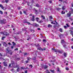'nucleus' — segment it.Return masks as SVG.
Returning <instances> with one entry per match:
<instances>
[{
  "mask_svg": "<svg viewBox=\"0 0 73 73\" xmlns=\"http://www.w3.org/2000/svg\"><path fill=\"white\" fill-rule=\"evenodd\" d=\"M61 43L62 44V45H63L64 47H66V44L64 45L63 44H64L65 43V42L64 41V39H62L61 40Z\"/></svg>",
  "mask_w": 73,
  "mask_h": 73,
  "instance_id": "f257e3e1",
  "label": "nucleus"
},
{
  "mask_svg": "<svg viewBox=\"0 0 73 73\" xmlns=\"http://www.w3.org/2000/svg\"><path fill=\"white\" fill-rule=\"evenodd\" d=\"M6 50H7V51H8V53H9L10 55H12V53H13V52H12V51L11 50H8V48H6Z\"/></svg>",
  "mask_w": 73,
  "mask_h": 73,
  "instance_id": "f03ea898",
  "label": "nucleus"
},
{
  "mask_svg": "<svg viewBox=\"0 0 73 73\" xmlns=\"http://www.w3.org/2000/svg\"><path fill=\"white\" fill-rule=\"evenodd\" d=\"M0 22H1L2 24H5L6 23V19H3V20H0Z\"/></svg>",
  "mask_w": 73,
  "mask_h": 73,
  "instance_id": "7ed1b4c3",
  "label": "nucleus"
},
{
  "mask_svg": "<svg viewBox=\"0 0 73 73\" xmlns=\"http://www.w3.org/2000/svg\"><path fill=\"white\" fill-rule=\"evenodd\" d=\"M1 33L3 34V36H7V35H9V33L6 31H4V32H2Z\"/></svg>",
  "mask_w": 73,
  "mask_h": 73,
  "instance_id": "20e7f679",
  "label": "nucleus"
},
{
  "mask_svg": "<svg viewBox=\"0 0 73 73\" xmlns=\"http://www.w3.org/2000/svg\"><path fill=\"white\" fill-rule=\"evenodd\" d=\"M0 7L1 8V9H3V10H6V8L4 7L2 4H0Z\"/></svg>",
  "mask_w": 73,
  "mask_h": 73,
  "instance_id": "39448f33",
  "label": "nucleus"
},
{
  "mask_svg": "<svg viewBox=\"0 0 73 73\" xmlns=\"http://www.w3.org/2000/svg\"><path fill=\"white\" fill-rule=\"evenodd\" d=\"M52 50H53V51H54L55 52H58V51L59 50H58V49H55L54 48H52Z\"/></svg>",
  "mask_w": 73,
  "mask_h": 73,
  "instance_id": "423d86ee",
  "label": "nucleus"
},
{
  "mask_svg": "<svg viewBox=\"0 0 73 73\" xmlns=\"http://www.w3.org/2000/svg\"><path fill=\"white\" fill-rule=\"evenodd\" d=\"M3 64L4 65V66H7L8 65H7V62H3Z\"/></svg>",
  "mask_w": 73,
  "mask_h": 73,
  "instance_id": "0eeeda50",
  "label": "nucleus"
},
{
  "mask_svg": "<svg viewBox=\"0 0 73 73\" xmlns=\"http://www.w3.org/2000/svg\"><path fill=\"white\" fill-rule=\"evenodd\" d=\"M31 21H35V16H32V18L31 19Z\"/></svg>",
  "mask_w": 73,
  "mask_h": 73,
  "instance_id": "6e6552de",
  "label": "nucleus"
},
{
  "mask_svg": "<svg viewBox=\"0 0 73 73\" xmlns=\"http://www.w3.org/2000/svg\"><path fill=\"white\" fill-rule=\"evenodd\" d=\"M63 35H64L62 34L59 35V36L60 37V39H61V38H64V36H63Z\"/></svg>",
  "mask_w": 73,
  "mask_h": 73,
  "instance_id": "1a4fd4ad",
  "label": "nucleus"
},
{
  "mask_svg": "<svg viewBox=\"0 0 73 73\" xmlns=\"http://www.w3.org/2000/svg\"><path fill=\"white\" fill-rule=\"evenodd\" d=\"M70 11H69V13H71V14L73 13V9L71 8L70 9Z\"/></svg>",
  "mask_w": 73,
  "mask_h": 73,
  "instance_id": "9d476101",
  "label": "nucleus"
},
{
  "mask_svg": "<svg viewBox=\"0 0 73 73\" xmlns=\"http://www.w3.org/2000/svg\"><path fill=\"white\" fill-rule=\"evenodd\" d=\"M3 45L4 46H5V47H7V44H6V43L5 42H3Z\"/></svg>",
  "mask_w": 73,
  "mask_h": 73,
  "instance_id": "9b49d317",
  "label": "nucleus"
},
{
  "mask_svg": "<svg viewBox=\"0 0 73 73\" xmlns=\"http://www.w3.org/2000/svg\"><path fill=\"white\" fill-rule=\"evenodd\" d=\"M71 14H72L71 13H70L69 14V13H68L67 14V17H70V16H71Z\"/></svg>",
  "mask_w": 73,
  "mask_h": 73,
  "instance_id": "f8f14e48",
  "label": "nucleus"
},
{
  "mask_svg": "<svg viewBox=\"0 0 73 73\" xmlns=\"http://www.w3.org/2000/svg\"><path fill=\"white\" fill-rule=\"evenodd\" d=\"M34 10L35 11V13L36 15V14H37V10H36V9L35 8H34Z\"/></svg>",
  "mask_w": 73,
  "mask_h": 73,
  "instance_id": "ddd939ff",
  "label": "nucleus"
},
{
  "mask_svg": "<svg viewBox=\"0 0 73 73\" xmlns=\"http://www.w3.org/2000/svg\"><path fill=\"white\" fill-rule=\"evenodd\" d=\"M33 25L34 26H35V27H38V25L36 23H34Z\"/></svg>",
  "mask_w": 73,
  "mask_h": 73,
  "instance_id": "4468645a",
  "label": "nucleus"
},
{
  "mask_svg": "<svg viewBox=\"0 0 73 73\" xmlns=\"http://www.w3.org/2000/svg\"><path fill=\"white\" fill-rule=\"evenodd\" d=\"M41 17L42 18V19L43 20H45V17H44V15H41Z\"/></svg>",
  "mask_w": 73,
  "mask_h": 73,
  "instance_id": "2eb2a0df",
  "label": "nucleus"
},
{
  "mask_svg": "<svg viewBox=\"0 0 73 73\" xmlns=\"http://www.w3.org/2000/svg\"><path fill=\"white\" fill-rule=\"evenodd\" d=\"M37 49L38 50H41L42 51H43V49H42V48H41V47H38L37 48Z\"/></svg>",
  "mask_w": 73,
  "mask_h": 73,
  "instance_id": "dca6fc26",
  "label": "nucleus"
},
{
  "mask_svg": "<svg viewBox=\"0 0 73 73\" xmlns=\"http://www.w3.org/2000/svg\"><path fill=\"white\" fill-rule=\"evenodd\" d=\"M36 21H37V22H38V20H39V18L38 17H36Z\"/></svg>",
  "mask_w": 73,
  "mask_h": 73,
  "instance_id": "f3484780",
  "label": "nucleus"
},
{
  "mask_svg": "<svg viewBox=\"0 0 73 73\" xmlns=\"http://www.w3.org/2000/svg\"><path fill=\"white\" fill-rule=\"evenodd\" d=\"M48 28H50V27H52V26L50 24H48Z\"/></svg>",
  "mask_w": 73,
  "mask_h": 73,
  "instance_id": "a211bd4d",
  "label": "nucleus"
},
{
  "mask_svg": "<svg viewBox=\"0 0 73 73\" xmlns=\"http://www.w3.org/2000/svg\"><path fill=\"white\" fill-rule=\"evenodd\" d=\"M32 38V37L30 36H29L28 38L27 39V40H29L30 39H31Z\"/></svg>",
  "mask_w": 73,
  "mask_h": 73,
  "instance_id": "6ab92c4d",
  "label": "nucleus"
},
{
  "mask_svg": "<svg viewBox=\"0 0 73 73\" xmlns=\"http://www.w3.org/2000/svg\"><path fill=\"white\" fill-rule=\"evenodd\" d=\"M24 23H27V24H28V25H31V23H30L29 22H27V21L25 22L24 21Z\"/></svg>",
  "mask_w": 73,
  "mask_h": 73,
  "instance_id": "aec40b11",
  "label": "nucleus"
},
{
  "mask_svg": "<svg viewBox=\"0 0 73 73\" xmlns=\"http://www.w3.org/2000/svg\"><path fill=\"white\" fill-rule=\"evenodd\" d=\"M70 33L72 35V37H73V31H71Z\"/></svg>",
  "mask_w": 73,
  "mask_h": 73,
  "instance_id": "412c9836",
  "label": "nucleus"
},
{
  "mask_svg": "<svg viewBox=\"0 0 73 73\" xmlns=\"http://www.w3.org/2000/svg\"><path fill=\"white\" fill-rule=\"evenodd\" d=\"M59 31L60 32H62L63 31H62V29L61 28H60L59 29Z\"/></svg>",
  "mask_w": 73,
  "mask_h": 73,
  "instance_id": "4be33fe9",
  "label": "nucleus"
},
{
  "mask_svg": "<svg viewBox=\"0 0 73 73\" xmlns=\"http://www.w3.org/2000/svg\"><path fill=\"white\" fill-rule=\"evenodd\" d=\"M66 25L67 27H70V25L69 24L67 23L66 24Z\"/></svg>",
  "mask_w": 73,
  "mask_h": 73,
  "instance_id": "5701e85b",
  "label": "nucleus"
},
{
  "mask_svg": "<svg viewBox=\"0 0 73 73\" xmlns=\"http://www.w3.org/2000/svg\"><path fill=\"white\" fill-rule=\"evenodd\" d=\"M29 67L30 68H32V67H33V66H32V64H31L29 65Z\"/></svg>",
  "mask_w": 73,
  "mask_h": 73,
  "instance_id": "b1692460",
  "label": "nucleus"
},
{
  "mask_svg": "<svg viewBox=\"0 0 73 73\" xmlns=\"http://www.w3.org/2000/svg\"><path fill=\"white\" fill-rule=\"evenodd\" d=\"M5 38V36H3L2 37L1 40H4V38Z\"/></svg>",
  "mask_w": 73,
  "mask_h": 73,
  "instance_id": "393cba45",
  "label": "nucleus"
},
{
  "mask_svg": "<svg viewBox=\"0 0 73 73\" xmlns=\"http://www.w3.org/2000/svg\"><path fill=\"white\" fill-rule=\"evenodd\" d=\"M36 47H39L40 46V45L38 44H36Z\"/></svg>",
  "mask_w": 73,
  "mask_h": 73,
  "instance_id": "a878e982",
  "label": "nucleus"
},
{
  "mask_svg": "<svg viewBox=\"0 0 73 73\" xmlns=\"http://www.w3.org/2000/svg\"><path fill=\"white\" fill-rule=\"evenodd\" d=\"M35 6L37 7H40V5L38 4H36Z\"/></svg>",
  "mask_w": 73,
  "mask_h": 73,
  "instance_id": "bb28decb",
  "label": "nucleus"
},
{
  "mask_svg": "<svg viewBox=\"0 0 73 73\" xmlns=\"http://www.w3.org/2000/svg\"><path fill=\"white\" fill-rule=\"evenodd\" d=\"M5 2L6 3H8L9 2V0H5Z\"/></svg>",
  "mask_w": 73,
  "mask_h": 73,
  "instance_id": "cd10ccee",
  "label": "nucleus"
},
{
  "mask_svg": "<svg viewBox=\"0 0 73 73\" xmlns=\"http://www.w3.org/2000/svg\"><path fill=\"white\" fill-rule=\"evenodd\" d=\"M50 71L52 72V73H54V70H50Z\"/></svg>",
  "mask_w": 73,
  "mask_h": 73,
  "instance_id": "c85d7f7f",
  "label": "nucleus"
},
{
  "mask_svg": "<svg viewBox=\"0 0 73 73\" xmlns=\"http://www.w3.org/2000/svg\"><path fill=\"white\" fill-rule=\"evenodd\" d=\"M69 19L71 20V21H73V18H72L70 17V18Z\"/></svg>",
  "mask_w": 73,
  "mask_h": 73,
  "instance_id": "c756f323",
  "label": "nucleus"
},
{
  "mask_svg": "<svg viewBox=\"0 0 73 73\" xmlns=\"http://www.w3.org/2000/svg\"><path fill=\"white\" fill-rule=\"evenodd\" d=\"M46 72H47L46 73H50V72L48 70H46Z\"/></svg>",
  "mask_w": 73,
  "mask_h": 73,
  "instance_id": "7c9ffc66",
  "label": "nucleus"
},
{
  "mask_svg": "<svg viewBox=\"0 0 73 73\" xmlns=\"http://www.w3.org/2000/svg\"><path fill=\"white\" fill-rule=\"evenodd\" d=\"M48 66H44V68L45 69H47V68H48Z\"/></svg>",
  "mask_w": 73,
  "mask_h": 73,
  "instance_id": "2f4dec72",
  "label": "nucleus"
},
{
  "mask_svg": "<svg viewBox=\"0 0 73 73\" xmlns=\"http://www.w3.org/2000/svg\"><path fill=\"white\" fill-rule=\"evenodd\" d=\"M50 62H56V60H54V61H52V60H50Z\"/></svg>",
  "mask_w": 73,
  "mask_h": 73,
  "instance_id": "473e14b6",
  "label": "nucleus"
},
{
  "mask_svg": "<svg viewBox=\"0 0 73 73\" xmlns=\"http://www.w3.org/2000/svg\"><path fill=\"white\" fill-rule=\"evenodd\" d=\"M3 11H2L1 10L0 11V14H1V15H3Z\"/></svg>",
  "mask_w": 73,
  "mask_h": 73,
  "instance_id": "72a5a7b5",
  "label": "nucleus"
},
{
  "mask_svg": "<svg viewBox=\"0 0 73 73\" xmlns=\"http://www.w3.org/2000/svg\"><path fill=\"white\" fill-rule=\"evenodd\" d=\"M19 66V65L17 64L16 66H15V67H14V68H18Z\"/></svg>",
  "mask_w": 73,
  "mask_h": 73,
  "instance_id": "f704fd0d",
  "label": "nucleus"
},
{
  "mask_svg": "<svg viewBox=\"0 0 73 73\" xmlns=\"http://www.w3.org/2000/svg\"><path fill=\"white\" fill-rule=\"evenodd\" d=\"M31 32H32V33H34V30H31Z\"/></svg>",
  "mask_w": 73,
  "mask_h": 73,
  "instance_id": "c9c22d12",
  "label": "nucleus"
},
{
  "mask_svg": "<svg viewBox=\"0 0 73 73\" xmlns=\"http://www.w3.org/2000/svg\"><path fill=\"white\" fill-rule=\"evenodd\" d=\"M57 72H60V69H59V68H57Z\"/></svg>",
  "mask_w": 73,
  "mask_h": 73,
  "instance_id": "e433bc0d",
  "label": "nucleus"
},
{
  "mask_svg": "<svg viewBox=\"0 0 73 73\" xmlns=\"http://www.w3.org/2000/svg\"><path fill=\"white\" fill-rule=\"evenodd\" d=\"M66 69L67 70H69V68H68V67H66Z\"/></svg>",
  "mask_w": 73,
  "mask_h": 73,
  "instance_id": "4c0bfd02",
  "label": "nucleus"
},
{
  "mask_svg": "<svg viewBox=\"0 0 73 73\" xmlns=\"http://www.w3.org/2000/svg\"><path fill=\"white\" fill-rule=\"evenodd\" d=\"M39 23H43V21H40L39 22Z\"/></svg>",
  "mask_w": 73,
  "mask_h": 73,
  "instance_id": "58836bf2",
  "label": "nucleus"
},
{
  "mask_svg": "<svg viewBox=\"0 0 73 73\" xmlns=\"http://www.w3.org/2000/svg\"><path fill=\"white\" fill-rule=\"evenodd\" d=\"M13 45H16V43H15L13 42Z\"/></svg>",
  "mask_w": 73,
  "mask_h": 73,
  "instance_id": "ea45409f",
  "label": "nucleus"
},
{
  "mask_svg": "<svg viewBox=\"0 0 73 73\" xmlns=\"http://www.w3.org/2000/svg\"><path fill=\"white\" fill-rule=\"evenodd\" d=\"M64 55L65 57H66V53H64Z\"/></svg>",
  "mask_w": 73,
  "mask_h": 73,
  "instance_id": "a19ab883",
  "label": "nucleus"
},
{
  "mask_svg": "<svg viewBox=\"0 0 73 73\" xmlns=\"http://www.w3.org/2000/svg\"><path fill=\"white\" fill-rule=\"evenodd\" d=\"M65 12L62 11V14H65Z\"/></svg>",
  "mask_w": 73,
  "mask_h": 73,
  "instance_id": "79ce46f5",
  "label": "nucleus"
},
{
  "mask_svg": "<svg viewBox=\"0 0 73 73\" xmlns=\"http://www.w3.org/2000/svg\"><path fill=\"white\" fill-rule=\"evenodd\" d=\"M19 68L18 67L17 69V72H19Z\"/></svg>",
  "mask_w": 73,
  "mask_h": 73,
  "instance_id": "37998d69",
  "label": "nucleus"
},
{
  "mask_svg": "<svg viewBox=\"0 0 73 73\" xmlns=\"http://www.w3.org/2000/svg\"><path fill=\"white\" fill-rule=\"evenodd\" d=\"M58 53H62V52L61 51L59 50L58 51Z\"/></svg>",
  "mask_w": 73,
  "mask_h": 73,
  "instance_id": "c03bdc74",
  "label": "nucleus"
},
{
  "mask_svg": "<svg viewBox=\"0 0 73 73\" xmlns=\"http://www.w3.org/2000/svg\"><path fill=\"white\" fill-rule=\"evenodd\" d=\"M64 28H65V29H66V28H67V27H66V26H64Z\"/></svg>",
  "mask_w": 73,
  "mask_h": 73,
  "instance_id": "a18cd8bd",
  "label": "nucleus"
},
{
  "mask_svg": "<svg viewBox=\"0 0 73 73\" xmlns=\"http://www.w3.org/2000/svg\"><path fill=\"white\" fill-rule=\"evenodd\" d=\"M33 59L34 60H36V57H33Z\"/></svg>",
  "mask_w": 73,
  "mask_h": 73,
  "instance_id": "49530a36",
  "label": "nucleus"
},
{
  "mask_svg": "<svg viewBox=\"0 0 73 73\" xmlns=\"http://www.w3.org/2000/svg\"><path fill=\"white\" fill-rule=\"evenodd\" d=\"M43 42H46V40L45 39H43Z\"/></svg>",
  "mask_w": 73,
  "mask_h": 73,
  "instance_id": "de8ad7c7",
  "label": "nucleus"
},
{
  "mask_svg": "<svg viewBox=\"0 0 73 73\" xmlns=\"http://www.w3.org/2000/svg\"><path fill=\"white\" fill-rule=\"evenodd\" d=\"M4 14H5V15H7V12L6 11H5L4 13Z\"/></svg>",
  "mask_w": 73,
  "mask_h": 73,
  "instance_id": "09e8293b",
  "label": "nucleus"
},
{
  "mask_svg": "<svg viewBox=\"0 0 73 73\" xmlns=\"http://www.w3.org/2000/svg\"><path fill=\"white\" fill-rule=\"evenodd\" d=\"M48 2L49 3H50V4H52V1H48Z\"/></svg>",
  "mask_w": 73,
  "mask_h": 73,
  "instance_id": "8fccbe9b",
  "label": "nucleus"
},
{
  "mask_svg": "<svg viewBox=\"0 0 73 73\" xmlns=\"http://www.w3.org/2000/svg\"><path fill=\"white\" fill-rule=\"evenodd\" d=\"M0 59L1 60H2V61L4 60V59L3 58H1Z\"/></svg>",
  "mask_w": 73,
  "mask_h": 73,
  "instance_id": "3c124183",
  "label": "nucleus"
},
{
  "mask_svg": "<svg viewBox=\"0 0 73 73\" xmlns=\"http://www.w3.org/2000/svg\"><path fill=\"white\" fill-rule=\"evenodd\" d=\"M70 29H73V27H71L70 28Z\"/></svg>",
  "mask_w": 73,
  "mask_h": 73,
  "instance_id": "603ef678",
  "label": "nucleus"
},
{
  "mask_svg": "<svg viewBox=\"0 0 73 73\" xmlns=\"http://www.w3.org/2000/svg\"><path fill=\"white\" fill-rule=\"evenodd\" d=\"M18 50V48H17L15 49V50Z\"/></svg>",
  "mask_w": 73,
  "mask_h": 73,
  "instance_id": "864d4df0",
  "label": "nucleus"
},
{
  "mask_svg": "<svg viewBox=\"0 0 73 73\" xmlns=\"http://www.w3.org/2000/svg\"><path fill=\"white\" fill-rule=\"evenodd\" d=\"M62 9H63V10H64L65 9V8H64V6H63L62 7Z\"/></svg>",
  "mask_w": 73,
  "mask_h": 73,
  "instance_id": "5fc2aeb1",
  "label": "nucleus"
},
{
  "mask_svg": "<svg viewBox=\"0 0 73 73\" xmlns=\"http://www.w3.org/2000/svg\"><path fill=\"white\" fill-rule=\"evenodd\" d=\"M59 1H61V2H62L63 0H59Z\"/></svg>",
  "mask_w": 73,
  "mask_h": 73,
  "instance_id": "6e6d98bb",
  "label": "nucleus"
},
{
  "mask_svg": "<svg viewBox=\"0 0 73 73\" xmlns=\"http://www.w3.org/2000/svg\"><path fill=\"white\" fill-rule=\"evenodd\" d=\"M21 8H20V7H19L18 8V10H20V9H21Z\"/></svg>",
  "mask_w": 73,
  "mask_h": 73,
  "instance_id": "4d7b16f0",
  "label": "nucleus"
},
{
  "mask_svg": "<svg viewBox=\"0 0 73 73\" xmlns=\"http://www.w3.org/2000/svg\"><path fill=\"white\" fill-rule=\"evenodd\" d=\"M22 12H21V11H20V14H21V15H22Z\"/></svg>",
  "mask_w": 73,
  "mask_h": 73,
  "instance_id": "13d9d810",
  "label": "nucleus"
},
{
  "mask_svg": "<svg viewBox=\"0 0 73 73\" xmlns=\"http://www.w3.org/2000/svg\"><path fill=\"white\" fill-rule=\"evenodd\" d=\"M27 59L28 60H31V58H28Z\"/></svg>",
  "mask_w": 73,
  "mask_h": 73,
  "instance_id": "bf43d9fd",
  "label": "nucleus"
},
{
  "mask_svg": "<svg viewBox=\"0 0 73 73\" xmlns=\"http://www.w3.org/2000/svg\"><path fill=\"white\" fill-rule=\"evenodd\" d=\"M54 58H55V57H54V56H52V58L53 59H54Z\"/></svg>",
  "mask_w": 73,
  "mask_h": 73,
  "instance_id": "052dcab7",
  "label": "nucleus"
},
{
  "mask_svg": "<svg viewBox=\"0 0 73 73\" xmlns=\"http://www.w3.org/2000/svg\"><path fill=\"white\" fill-rule=\"evenodd\" d=\"M50 19H52V16H50Z\"/></svg>",
  "mask_w": 73,
  "mask_h": 73,
  "instance_id": "680f3d73",
  "label": "nucleus"
},
{
  "mask_svg": "<svg viewBox=\"0 0 73 73\" xmlns=\"http://www.w3.org/2000/svg\"><path fill=\"white\" fill-rule=\"evenodd\" d=\"M57 9V10H60V9H61V8H58Z\"/></svg>",
  "mask_w": 73,
  "mask_h": 73,
  "instance_id": "e2e57ef3",
  "label": "nucleus"
},
{
  "mask_svg": "<svg viewBox=\"0 0 73 73\" xmlns=\"http://www.w3.org/2000/svg\"><path fill=\"white\" fill-rule=\"evenodd\" d=\"M27 70H26V71H25V73H27Z\"/></svg>",
  "mask_w": 73,
  "mask_h": 73,
  "instance_id": "0e129e2a",
  "label": "nucleus"
},
{
  "mask_svg": "<svg viewBox=\"0 0 73 73\" xmlns=\"http://www.w3.org/2000/svg\"><path fill=\"white\" fill-rule=\"evenodd\" d=\"M23 13H25H25H26V12L25 11H24Z\"/></svg>",
  "mask_w": 73,
  "mask_h": 73,
  "instance_id": "69168bd1",
  "label": "nucleus"
},
{
  "mask_svg": "<svg viewBox=\"0 0 73 73\" xmlns=\"http://www.w3.org/2000/svg\"><path fill=\"white\" fill-rule=\"evenodd\" d=\"M17 60H20V58H17Z\"/></svg>",
  "mask_w": 73,
  "mask_h": 73,
  "instance_id": "338daca9",
  "label": "nucleus"
},
{
  "mask_svg": "<svg viewBox=\"0 0 73 73\" xmlns=\"http://www.w3.org/2000/svg\"><path fill=\"white\" fill-rule=\"evenodd\" d=\"M71 48L72 49H73V46H71Z\"/></svg>",
  "mask_w": 73,
  "mask_h": 73,
  "instance_id": "774afa93",
  "label": "nucleus"
}]
</instances>
